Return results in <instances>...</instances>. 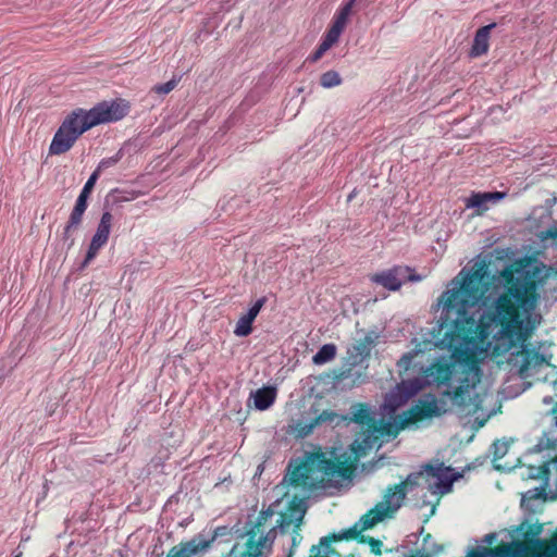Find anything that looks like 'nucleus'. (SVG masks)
<instances>
[{"label": "nucleus", "mask_w": 557, "mask_h": 557, "mask_svg": "<svg viewBox=\"0 0 557 557\" xmlns=\"http://www.w3.org/2000/svg\"><path fill=\"white\" fill-rule=\"evenodd\" d=\"M487 278L486 265L475 263L449 282L437 301L442 322L434 343L466 362L483 360L490 350L498 356L509 352L520 376H532L552 359L544 344L537 348L527 344L542 320L535 308L537 289L545 284L544 269L529 260L508 264L499 274L505 292L484 310Z\"/></svg>", "instance_id": "1"}, {"label": "nucleus", "mask_w": 557, "mask_h": 557, "mask_svg": "<svg viewBox=\"0 0 557 557\" xmlns=\"http://www.w3.org/2000/svg\"><path fill=\"white\" fill-rule=\"evenodd\" d=\"M441 322L442 319L440 318L436 326L433 327L429 339L418 343L412 350L401 356L397 362L399 369L406 371L409 370L413 359L426 350H431L433 348L446 349V347L437 346L434 343V335ZM447 350L450 352L449 358L446 356L435 358L430 366L422 368V374L420 376H416L413 379L418 380L419 383L422 384V388L431 385L447 386L448 391L445 394L451 398L455 405L462 407L463 409H468V413L475 412L479 408L476 403L478 395L474 391L479 368L471 366L467 371L458 372L451 362V358L466 364H473L480 360L469 362L461 361L453 356V351L449 348H447Z\"/></svg>", "instance_id": "2"}, {"label": "nucleus", "mask_w": 557, "mask_h": 557, "mask_svg": "<svg viewBox=\"0 0 557 557\" xmlns=\"http://www.w3.org/2000/svg\"><path fill=\"white\" fill-rule=\"evenodd\" d=\"M123 100L102 101L90 110L76 109L69 114L55 132L49 153L59 156L67 152L82 134L91 127L122 120L128 113Z\"/></svg>", "instance_id": "3"}, {"label": "nucleus", "mask_w": 557, "mask_h": 557, "mask_svg": "<svg viewBox=\"0 0 557 557\" xmlns=\"http://www.w3.org/2000/svg\"><path fill=\"white\" fill-rule=\"evenodd\" d=\"M354 465L335 457V453L306 451L298 466H289L284 482L294 486L329 488L342 486L350 478Z\"/></svg>", "instance_id": "4"}, {"label": "nucleus", "mask_w": 557, "mask_h": 557, "mask_svg": "<svg viewBox=\"0 0 557 557\" xmlns=\"http://www.w3.org/2000/svg\"><path fill=\"white\" fill-rule=\"evenodd\" d=\"M271 509L261 510L257 516L249 515L246 533L233 546L227 557H267L275 540V532L270 529Z\"/></svg>", "instance_id": "5"}, {"label": "nucleus", "mask_w": 557, "mask_h": 557, "mask_svg": "<svg viewBox=\"0 0 557 557\" xmlns=\"http://www.w3.org/2000/svg\"><path fill=\"white\" fill-rule=\"evenodd\" d=\"M407 491L403 485L388 486L382 497L373 508L366 512L350 529L345 530L338 539H355L361 532L373 528L386 518H392L394 513L401 507L406 498Z\"/></svg>", "instance_id": "6"}, {"label": "nucleus", "mask_w": 557, "mask_h": 557, "mask_svg": "<svg viewBox=\"0 0 557 557\" xmlns=\"http://www.w3.org/2000/svg\"><path fill=\"white\" fill-rule=\"evenodd\" d=\"M445 409L440 405L436 397L432 394H425L407 411L394 418V422L389 424L395 432L414 424L421 420L441 416Z\"/></svg>", "instance_id": "7"}, {"label": "nucleus", "mask_w": 557, "mask_h": 557, "mask_svg": "<svg viewBox=\"0 0 557 557\" xmlns=\"http://www.w3.org/2000/svg\"><path fill=\"white\" fill-rule=\"evenodd\" d=\"M273 511L270 518V529H273L275 532V536L280 534L283 537V545H288V550L285 557H293L296 548L302 541V535L300 533L301 525L304 523L305 511L296 510L290 515H281L280 520L275 525L272 524V518L274 516V510L269 507Z\"/></svg>", "instance_id": "8"}, {"label": "nucleus", "mask_w": 557, "mask_h": 557, "mask_svg": "<svg viewBox=\"0 0 557 557\" xmlns=\"http://www.w3.org/2000/svg\"><path fill=\"white\" fill-rule=\"evenodd\" d=\"M343 419L333 410H322L312 406L308 412L296 420H292L288 425V433L296 438H305L310 435L315 428L320 425L338 424Z\"/></svg>", "instance_id": "9"}, {"label": "nucleus", "mask_w": 557, "mask_h": 557, "mask_svg": "<svg viewBox=\"0 0 557 557\" xmlns=\"http://www.w3.org/2000/svg\"><path fill=\"white\" fill-rule=\"evenodd\" d=\"M370 280L372 283L381 285L388 290L396 292L406 282L422 281V276L420 274H417L409 267L395 265L391 269L373 274Z\"/></svg>", "instance_id": "10"}, {"label": "nucleus", "mask_w": 557, "mask_h": 557, "mask_svg": "<svg viewBox=\"0 0 557 557\" xmlns=\"http://www.w3.org/2000/svg\"><path fill=\"white\" fill-rule=\"evenodd\" d=\"M422 389V384L418 380L408 379L398 383L389 393L385 395L382 410L386 414H393L398 408L405 405L411 397Z\"/></svg>", "instance_id": "11"}, {"label": "nucleus", "mask_w": 557, "mask_h": 557, "mask_svg": "<svg viewBox=\"0 0 557 557\" xmlns=\"http://www.w3.org/2000/svg\"><path fill=\"white\" fill-rule=\"evenodd\" d=\"M112 213L110 211H104L100 218L96 233L90 240L87 253L82 263V268L87 267L96 258L99 250L108 243L112 227Z\"/></svg>", "instance_id": "12"}, {"label": "nucleus", "mask_w": 557, "mask_h": 557, "mask_svg": "<svg viewBox=\"0 0 557 557\" xmlns=\"http://www.w3.org/2000/svg\"><path fill=\"white\" fill-rule=\"evenodd\" d=\"M89 195L81 191L73 210L70 213L69 220L64 226L62 239L67 244V248L73 247L75 243L74 232L78 230L82 224L84 213L88 206Z\"/></svg>", "instance_id": "13"}, {"label": "nucleus", "mask_w": 557, "mask_h": 557, "mask_svg": "<svg viewBox=\"0 0 557 557\" xmlns=\"http://www.w3.org/2000/svg\"><path fill=\"white\" fill-rule=\"evenodd\" d=\"M426 476L436 479L435 488L441 494H446L451 491L453 483L461 478V474L455 472L450 467H445L443 463L436 466H424Z\"/></svg>", "instance_id": "14"}, {"label": "nucleus", "mask_w": 557, "mask_h": 557, "mask_svg": "<svg viewBox=\"0 0 557 557\" xmlns=\"http://www.w3.org/2000/svg\"><path fill=\"white\" fill-rule=\"evenodd\" d=\"M208 552L207 539H205L201 533H198L190 540L173 546L166 557H202Z\"/></svg>", "instance_id": "15"}, {"label": "nucleus", "mask_w": 557, "mask_h": 557, "mask_svg": "<svg viewBox=\"0 0 557 557\" xmlns=\"http://www.w3.org/2000/svg\"><path fill=\"white\" fill-rule=\"evenodd\" d=\"M528 545L520 541H512L507 545L497 548H483L482 550H473L468 557H522L528 552Z\"/></svg>", "instance_id": "16"}, {"label": "nucleus", "mask_w": 557, "mask_h": 557, "mask_svg": "<svg viewBox=\"0 0 557 557\" xmlns=\"http://www.w3.org/2000/svg\"><path fill=\"white\" fill-rule=\"evenodd\" d=\"M507 194L505 191H478L472 193L466 199V207L475 209L476 214L481 215L492 206L503 200Z\"/></svg>", "instance_id": "17"}, {"label": "nucleus", "mask_w": 557, "mask_h": 557, "mask_svg": "<svg viewBox=\"0 0 557 557\" xmlns=\"http://www.w3.org/2000/svg\"><path fill=\"white\" fill-rule=\"evenodd\" d=\"M372 428L373 430H369L368 432H363L357 436L350 445V449L355 454L357 460L363 457L367 451L372 449L374 446L381 445L379 434L382 435V431L376 429L375 425Z\"/></svg>", "instance_id": "18"}, {"label": "nucleus", "mask_w": 557, "mask_h": 557, "mask_svg": "<svg viewBox=\"0 0 557 557\" xmlns=\"http://www.w3.org/2000/svg\"><path fill=\"white\" fill-rule=\"evenodd\" d=\"M495 27L496 23H491L476 30L469 53L471 58H478L487 53L490 48V34Z\"/></svg>", "instance_id": "19"}, {"label": "nucleus", "mask_w": 557, "mask_h": 557, "mask_svg": "<svg viewBox=\"0 0 557 557\" xmlns=\"http://www.w3.org/2000/svg\"><path fill=\"white\" fill-rule=\"evenodd\" d=\"M255 407L259 410L269 409L276 397V389L272 386H264L251 394Z\"/></svg>", "instance_id": "20"}, {"label": "nucleus", "mask_w": 557, "mask_h": 557, "mask_svg": "<svg viewBox=\"0 0 557 557\" xmlns=\"http://www.w3.org/2000/svg\"><path fill=\"white\" fill-rule=\"evenodd\" d=\"M349 416V419L358 424L368 425L369 428L375 425L374 414L367 405L356 404L351 406Z\"/></svg>", "instance_id": "21"}, {"label": "nucleus", "mask_w": 557, "mask_h": 557, "mask_svg": "<svg viewBox=\"0 0 557 557\" xmlns=\"http://www.w3.org/2000/svg\"><path fill=\"white\" fill-rule=\"evenodd\" d=\"M344 531L338 534H333L332 536H323L320 539L318 545H313L310 549V557H331L334 554V550L331 548L332 541H338L339 536Z\"/></svg>", "instance_id": "22"}, {"label": "nucleus", "mask_w": 557, "mask_h": 557, "mask_svg": "<svg viewBox=\"0 0 557 557\" xmlns=\"http://www.w3.org/2000/svg\"><path fill=\"white\" fill-rule=\"evenodd\" d=\"M336 351L334 344H325L313 355L312 362L317 366L325 364L336 357Z\"/></svg>", "instance_id": "23"}, {"label": "nucleus", "mask_w": 557, "mask_h": 557, "mask_svg": "<svg viewBox=\"0 0 557 557\" xmlns=\"http://www.w3.org/2000/svg\"><path fill=\"white\" fill-rule=\"evenodd\" d=\"M137 197H138V193L135 190H123V189L115 188L108 194V196L106 198V202L111 201L112 203L117 205V203H122V202L132 201V200L136 199Z\"/></svg>", "instance_id": "24"}, {"label": "nucleus", "mask_w": 557, "mask_h": 557, "mask_svg": "<svg viewBox=\"0 0 557 557\" xmlns=\"http://www.w3.org/2000/svg\"><path fill=\"white\" fill-rule=\"evenodd\" d=\"M356 0H349L345 3L334 15L333 22L334 24L345 28L348 17L351 13V10L355 5Z\"/></svg>", "instance_id": "25"}, {"label": "nucleus", "mask_w": 557, "mask_h": 557, "mask_svg": "<svg viewBox=\"0 0 557 557\" xmlns=\"http://www.w3.org/2000/svg\"><path fill=\"white\" fill-rule=\"evenodd\" d=\"M343 79L338 72L330 70L320 76V85L323 88H333L339 86Z\"/></svg>", "instance_id": "26"}, {"label": "nucleus", "mask_w": 557, "mask_h": 557, "mask_svg": "<svg viewBox=\"0 0 557 557\" xmlns=\"http://www.w3.org/2000/svg\"><path fill=\"white\" fill-rule=\"evenodd\" d=\"M253 321L246 314L242 315L235 326L234 334L238 337L248 336L252 332Z\"/></svg>", "instance_id": "27"}, {"label": "nucleus", "mask_w": 557, "mask_h": 557, "mask_svg": "<svg viewBox=\"0 0 557 557\" xmlns=\"http://www.w3.org/2000/svg\"><path fill=\"white\" fill-rule=\"evenodd\" d=\"M200 533L205 539H207L208 548L210 549L211 545L213 544V542L215 540H218L219 537H224V536L231 535L232 529L228 528L227 525H222V527L215 528L212 533H206V532H200Z\"/></svg>", "instance_id": "28"}, {"label": "nucleus", "mask_w": 557, "mask_h": 557, "mask_svg": "<svg viewBox=\"0 0 557 557\" xmlns=\"http://www.w3.org/2000/svg\"><path fill=\"white\" fill-rule=\"evenodd\" d=\"M522 557H557V534L550 540V543L542 552L532 554L525 553Z\"/></svg>", "instance_id": "29"}, {"label": "nucleus", "mask_w": 557, "mask_h": 557, "mask_svg": "<svg viewBox=\"0 0 557 557\" xmlns=\"http://www.w3.org/2000/svg\"><path fill=\"white\" fill-rule=\"evenodd\" d=\"M123 156H124V152L122 149H120L114 156L102 159L98 163L95 171H97L100 174L101 172L106 171L107 169L112 168L115 164H117L121 161V159L123 158Z\"/></svg>", "instance_id": "30"}, {"label": "nucleus", "mask_w": 557, "mask_h": 557, "mask_svg": "<svg viewBox=\"0 0 557 557\" xmlns=\"http://www.w3.org/2000/svg\"><path fill=\"white\" fill-rule=\"evenodd\" d=\"M425 475V472L424 470L423 471H420V472H413V473H410L405 481H403L401 483H399L398 485H403V488L408 492H411L418 484H419V480Z\"/></svg>", "instance_id": "31"}, {"label": "nucleus", "mask_w": 557, "mask_h": 557, "mask_svg": "<svg viewBox=\"0 0 557 557\" xmlns=\"http://www.w3.org/2000/svg\"><path fill=\"white\" fill-rule=\"evenodd\" d=\"M508 449H509L508 442L499 441V440L495 441L491 446V450L493 453V459L498 460V459L503 458L508 453Z\"/></svg>", "instance_id": "32"}, {"label": "nucleus", "mask_w": 557, "mask_h": 557, "mask_svg": "<svg viewBox=\"0 0 557 557\" xmlns=\"http://www.w3.org/2000/svg\"><path fill=\"white\" fill-rule=\"evenodd\" d=\"M343 30V27L332 23L331 27L327 29V32L324 34L322 38L329 41L331 45H334L338 41Z\"/></svg>", "instance_id": "33"}, {"label": "nucleus", "mask_w": 557, "mask_h": 557, "mask_svg": "<svg viewBox=\"0 0 557 557\" xmlns=\"http://www.w3.org/2000/svg\"><path fill=\"white\" fill-rule=\"evenodd\" d=\"M176 84L177 82L175 79H171L164 84L154 86L153 90L159 95H168L175 88Z\"/></svg>", "instance_id": "34"}, {"label": "nucleus", "mask_w": 557, "mask_h": 557, "mask_svg": "<svg viewBox=\"0 0 557 557\" xmlns=\"http://www.w3.org/2000/svg\"><path fill=\"white\" fill-rule=\"evenodd\" d=\"M265 304V298H260L258 299L250 308L249 310L247 311V313H245L248 318H250L252 321H255V319L257 318V315L259 314L260 310L262 309V307L264 306Z\"/></svg>", "instance_id": "35"}, {"label": "nucleus", "mask_w": 557, "mask_h": 557, "mask_svg": "<svg viewBox=\"0 0 557 557\" xmlns=\"http://www.w3.org/2000/svg\"><path fill=\"white\" fill-rule=\"evenodd\" d=\"M99 176L100 174L97 171H94L81 191H85V194L90 196Z\"/></svg>", "instance_id": "36"}, {"label": "nucleus", "mask_w": 557, "mask_h": 557, "mask_svg": "<svg viewBox=\"0 0 557 557\" xmlns=\"http://www.w3.org/2000/svg\"><path fill=\"white\" fill-rule=\"evenodd\" d=\"M368 542L371 546V552L375 555H381L382 552H381V547H382V542L380 540H376L374 537H369L368 539Z\"/></svg>", "instance_id": "37"}, {"label": "nucleus", "mask_w": 557, "mask_h": 557, "mask_svg": "<svg viewBox=\"0 0 557 557\" xmlns=\"http://www.w3.org/2000/svg\"><path fill=\"white\" fill-rule=\"evenodd\" d=\"M552 470H555L557 472V458L553 459L552 461H549L545 466V468H544L545 481L546 482L549 480V475H550Z\"/></svg>", "instance_id": "38"}, {"label": "nucleus", "mask_w": 557, "mask_h": 557, "mask_svg": "<svg viewBox=\"0 0 557 557\" xmlns=\"http://www.w3.org/2000/svg\"><path fill=\"white\" fill-rule=\"evenodd\" d=\"M354 348H355V349L357 350V352H358L359 355H361V356H368V355L370 354V348L368 347V345H367V344H364V343H362V342H360V343H359L358 345H356Z\"/></svg>", "instance_id": "39"}, {"label": "nucleus", "mask_w": 557, "mask_h": 557, "mask_svg": "<svg viewBox=\"0 0 557 557\" xmlns=\"http://www.w3.org/2000/svg\"><path fill=\"white\" fill-rule=\"evenodd\" d=\"M544 495H545V493H544L543 488L542 490L534 488V490L529 491L525 494L527 497L533 498V499L541 498Z\"/></svg>", "instance_id": "40"}, {"label": "nucleus", "mask_w": 557, "mask_h": 557, "mask_svg": "<svg viewBox=\"0 0 557 557\" xmlns=\"http://www.w3.org/2000/svg\"><path fill=\"white\" fill-rule=\"evenodd\" d=\"M543 238H553L557 240V227L546 230Z\"/></svg>", "instance_id": "41"}, {"label": "nucleus", "mask_w": 557, "mask_h": 557, "mask_svg": "<svg viewBox=\"0 0 557 557\" xmlns=\"http://www.w3.org/2000/svg\"><path fill=\"white\" fill-rule=\"evenodd\" d=\"M332 46H333V45H331L329 41H326V40H324V39L322 38L321 42H320V44H319V46H318V49H319L321 52L325 53V52H326V51H327Z\"/></svg>", "instance_id": "42"}, {"label": "nucleus", "mask_w": 557, "mask_h": 557, "mask_svg": "<svg viewBox=\"0 0 557 557\" xmlns=\"http://www.w3.org/2000/svg\"><path fill=\"white\" fill-rule=\"evenodd\" d=\"M323 54H324V53H323V52H321V51L317 48V50L312 53V55H311L309 59H310V61H312V62H317L318 60H320V59L322 58V55H323Z\"/></svg>", "instance_id": "43"}, {"label": "nucleus", "mask_w": 557, "mask_h": 557, "mask_svg": "<svg viewBox=\"0 0 557 557\" xmlns=\"http://www.w3.org/2000/svg\"><path fill=\"white\" fill-rule=\"evenodd\" d=\"M323 54H324V53H323V52H321V51L317 48V50L312 53V55H311L309 59H310V61H312V62H317L318 60H320V59L322 58V55H323Z\"/></svg>", "instance_id": "44"}, {"label": "nucleus", "mask_w": 557, "mask_h": 557, "mask_svg": "<svg viewBox=\"0 0 557 557\" xmlns=\"http://www.w3.org/2000/svg\"><path fill=\"white\" fill-rule=\"evenodd\" d=\"M362 343L367 344L368 347L370 348V346L373 344V338L370 335H366Z\"/></svg>", "instance_id": "45"}, {"label": "nucleus", "mask_w": 557, "mask_h": 557, "mask_svg": "<svg viewBox=\"0 0 557 557\" xmlns=\"http://www.w3.org/2000/svg\"><path fill=\"white\" fill-rule=\"evenodd\" d=\"M494 539H495V534L494 533H490V534L485 535L484 542L491 544Z\"/></svg>", "instance_id": "46"}, {"label": "nucleus", "mask_w": 557, "mask_h": 557, "mask_svg": "<svg viewBox=\"0 0 557 557\" xmlns=\"http://www.w3.org/2000/svg\"><path fill=\"white\" fill-rule=\"evenodd\" d=\"M553 412H554V414H555V417H554V418H555V424L557 425V408H555V409L553 410Z\"/></svg>", "instance_id": "47"}, {"label": "nucleus", "mask_w": 557, "mask_h": 557, "mask_svg": "<svg viewBox=\"0 0 557 557\" xmlns=\"http://www.w3.org/2000/svg\"><path fill=\"white\" fill-rule=\"evenodd\" d=\"M355 197V194L351 193L349 196H348V200H351V198Z\"/></svg>", "instance_id": "48"}, {"label": "nucleus", "mask_w": 557, "mask_h": 557, "mask_svg": "<svg viewBox=\"0 0 557 557\" xmlns=\"http://www.w3.org/2000/svg\"><path fill=\"white\" fill-rule=\"evenodd\" d=\"M22 556V553L18 552L17 554H15L13 557H21Z\"/></svg>", "instance_id": "49"}, {"label": "nucleus", "mask_w": 557, "mask_h": 557, "mask_svg": "<svg viewBox=\"0 0 557 557\" xmlns=\"http://www.w3.org/2000/svg\"><path fill=\"white\" fill-rule=\"evenodd\" d=\"M544 403L548 404V403H549V399L544 398Z\"/></svg>", "instance_id": "50"}]
</instances>
